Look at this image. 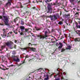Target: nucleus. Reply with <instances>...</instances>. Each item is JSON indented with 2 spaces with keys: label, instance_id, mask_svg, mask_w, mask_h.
I'll use <instances>...</instances> for the list:
<instances>
[{
  "label": "nucleus",
  "instance_id": "nucleus-34",
  "mask_svg": "<svg viewBox=\"0 0 80 80\" xmlns=\"http://www.w3.org/2000/svg\"><path fill=\"white\" fill-rule=\"evenodd\" d=\"M0 25H1V26H4V23H0Z\"/></svg>",
  "mask_w": 80,
  "mask_h": 80
},
{
  "label": "nucleus",
  "instance_id": "nucleus-58",
  "mask_svg": "<svg viewBox=\"0 0 80 80\" xmlns=\"http://www.w3.org/2000/svg\"><path fill=\"white\" fill-rule=\"evenodd\" d=\"M32 9H34L35 10V7H34L32 8Z\"/></svg>",
  "mask_w": 80,
  "mask_h": 80
},
{
  "label": "nucleus",
  "instance_id": "nucleus-61",
  "mask_svg": "<svg viewBox=\"0 0 80 80\" xmlns=\"http://www.w3.org/2000/svg\"><path fill=\"white\" fill-rule=\"evenodd\" d=\"M62 80H65V78H63V77L62 78Z\"/></svg>",
  "mask_w": 80,
  "mask_h": 80
},
{
  "label": "nucleus",
  "instance_id": "nucleus-55",
  "mask_svg": "<svg viewBox=\"0 0 80 80\" xmlns=\"http://www.w3.org/2000/svg\"><path fill=\"white\" fill-rule=\"evenodd\" d=\"M13 66H14L12 64L10 65V67H13Z\"/></svg>",
  "mask_w": 80,
  "mask_h": 80
},
{
  "label": "nucleus",
  "instance_id": "nucleus-5",
  "mask_svg": "<svg viewBox=\"0 0 80 80\" xmlns=\"http://www.w3.org/2000/svg\"><path fill=\"white\" fill-rule=\"evenodd\" d=\"M4 19H3L4 23V25H7L8 27H10V24H8V22H9V19H8V17L7 16H3Z\"/></svg>",
  "mask_w": 80,
  "mask_h": 80
},
{
  "label": "nucleus",
  "instance_id": "nucleus-31",
  "mask_svg": "<svg viewBox=\"0 0 80 80\" xmlns=\"http://www.w3.org/2000/svg\"><path fill=\"white\" fill-rule=\"evenodd\" d=\"M2 65V67H3V68H4V69H5V68H6V67H5L4 65H3V64H2V65Z\"/></svg>",
  "mask_w": 80,
  "mask_h": 80
},
{
  "label": "nucleus",
  "instance_id": "nucleus-25",
  "mask_svg": "<svg viewBox=\"0 0 80 80\" xmlns=\"http://www.w3.org/2000/svg\"><path fill=\"white\" fill-rule=\"evenodd\" d=\"M15 54H16L15 50L13 51L12 52V54L14 55H15Z\"/></svg>",
  "mask_w": 80,
  "mask_h": 80
},
{
  "label": "nucleus",
  "instance_id": "nucleus-38",
  "mask_svg": "<svg viewBox=\"0 0 80 80\" xmlns=\"http://www.w3.org/2000/svg\"><path fill=\"white\" fill-rule=\"evenodd\" d=\"M3 14H5V10H3Z\"/></svg>",
  "mask_w": 80,
  "mask_h": 80
},
{
  "label": "nucleus",
  "instance_id": "nucleus-47",
  "mask_svg": "<svg viewBox=\"0 0 80 80\" xmlns=\"http://www.w3.org/2000/svg\"><path fill=\"white\" fill-rule=\"evenodd\" d=\"M1 48L2 49H3V48H4V47H3V46H2L1 47Z\"/></svg>",
  "mask_w": 80,
  "mask_h": 80
},
{
  "label": "nucleus",
  "instance_id": "nucleus-41",
  "mask_svg": "<svg viewBox=\"0 0 80 80\" xmlns=\"http://www.w3.org/2000/svg\"><path fill=\"white\" fill-rule=\"evenodd\" d=\"M52 0H47V1L48 2H51V1H52Z\"/></svg>",
  "mask_w": 80,
  "mask_h": 80
},
{
  "label": "nucleus",
  "instance_id": "nucleus-27",
  "mask_svg": "<svg viewBox=\"0 0 80 80\" xmlns=\"http://www.w3.org/2000/svg\"><path fill=\"white\" fill-rule=\"evenodd\" d=\"M72 48V46L70 45H68V49H71Z\"/></svg>",
  "mask_w": 80,
  "mask_h": 80
},
{
  "label": "nucleus",
  "instance_id": "nucleus-17",
  "mask_svg": "<svg viewBox=\"0 0 80 80\" xmlns=\"http://www.w3.org/2000/svg\"><path fill=\"white\" fill-rule=\"evenodd\" d=\"M70 17V14H65L64 15V17L65 18H69V17Z\"/></svg>",
  "mask_w": 80,
  "mask_h": 80
},
{
  "label": "nucleus",
  "instance_id": "nucleus-60",
  "mask_svg": "<svg viewBox=\"0 0 80 80\" xmlns=\"http://www.w3.org/2000/svg\"><path fill=\"white\" fill-rule=\"evenodd\" d=\"M48 34H49V33H50V31H49V30L48 29Z\"/></svg>",
  "mask_w": 80,
  "mask_h": 80
},
{
  "label": "nucleus",
  "instance_id": "nucleus-20",
  "mask_svg": "<svg viewBox=\"0 0 80 80\" xmlns=\"http://www.w3.org/2000/svg\"><path fill=\"white\" fill-rule=\"evenodd\" d=\"M18 19H19V17L16 18L15 19H14V23H16V22H17V20H18Z\"/></svg>",
  "mask_w": 80,
  "mask_h": 80
},
{
  "label": "nucleus",
  "instance_id": "nucleus-3",
  "mask_svg": "<svg viewBox=\"0 0 80 80\" xmlns=\"http://www.w3.org/2000/svg\"><path fill=\"white\" fill-rule=\"evenodd\" d=\"M46 17L47 18H50L52 22L55 21V20H57V17L58 18H60L59 14L58 13H57L55 15L47 16Z\"/></svg>",
  "mask_w": 80,
  "mask_h": 80
},
{
  "label": "nucleus",
  "instance_id": "nucleus-51",
  "mask_svg": "<svg viewBox=\"0 0 80 80\" xmlns=\"http://www.w3.org/2000/svg\"><path fill=\"white\" fill-rule=\"evenodd\" d=\"M61 15H62V11H60V16H61Z\"/></svg>",
  "mask_w": 80,
  "mask_h": 80
},
{
  "label": "nucleus",
  "instance_id": "nucleus-22",
  "mask_svg": "<svg viewBox=\"0 0 80 80\" xmlns=\"http://www.w3.org/2000/svg\"><path fill=\"white\" fill-rule=\"evenodd\" d=\"M29 45V47H32V45H36L37 44H31V43H29L28 44Z\"/></svg>",
  "mask_w": 80,
  "mask_h": 80
},
{
  "label": "nucleus",
  "instance_id": "nucleus-46",
  "mask_svg": "<svg viewBox=\"0 0 80 80\" xmlns=\"http://www.w3.org/2000/svg\"><path fill=\"white\" fill-rule=\"evenodd\" d=\"M32 78H31V79H33L34 78V76L32 75Z\"/></svg>",
  "mask_w": 80,
  "mask_h": 80
},
{
  "label": "nucleus",
  "instance_id": "nucleus-49",
  "mask_svg": "<svg viewBox=\"0 0 80 80\" xmlns=\"http://www.w3.org/2000/svg\"><path fill=\"white\" fill-rule=\"evenodd\" d=\"M58 45H59L58 43L57 42V43H56V45L57 46H58Z\"/></svg>",
  "mask_w": 80,
  "mask_h": 80
},
{
  "label": "nucleus",
  "instance_id": "nucleus-45",
  "mask_svg": "<svg viewBox=\"0 0 80 80\" xmlns=\"http://www.w3.org/2000/svg\"><path fill=\"white\" fill-rule=\"evenodd\" d=\"M20 8H23V6L22 5V4L20 6Z\"/></svg>",
  "mask_w": 80,
  "mask_h": 80
},
{
  "label": "nucleus",
  "instance_id": "nucleus-8",
  "mask_svg": "<svg viewBox=\"0 0 80 80\" xmlns=\"http://www.w3.org/2000/svg\"><path fill=\"white\" fill-rule=\"evenodd\" d=\"M25 18L28 17L32 15L30 11H26L25 12Z\"/></svg>",
  "mask_w": 80,
  "mask_h": 80
},
{
  "label": "nucleus",
  "instance_id": "nucleus-44",
  "mask_svg": "<svg viewBox=\"0 0 80 80\" xmlns=\"http://www.w3.org/2000/svg\"><path fill=\"white\" fill-rule=\"evenodd\" d=\"M2 4V1H0V5H1V4Z\"/></svg>",
  "mask_w": 80,
  "mask_h": 80
},
{
  "label": "nucleus",
  "instance_id": "nucleus-4",
  "mask_svg": "<svg viewBox=\"0 0 80 80\" xmlns=\"http://www.w3.org/2000/svg\"><path fill=\"white\" fill-rule=\"evenodd\" d=\"M20 28L22 32L20 33V35H26V32H28L29 29H27L25 28V27L23 26H21L20 27Z\"/></svg>",
  "mask_w": 80,
  "mask_h": 80
},
{
  "label": "nucleus",
  "instance_id": "nucleus-37",
  "mask_svg": "<svg viewBox=\"0 0 80 80\" xmlns=\"http://www.w3.org/2000/svg\"><path fill=\"white\" fill-rule=\"evenodd\" d=\"M42 76H40V78H39L38 79V80H43V79H42Z\"/></svg>",
  "mask_w": 80,
  "mask_h": 80
},
{
  "label": "nucleus",
  "instance_id": "nucleus-26",
  "mask_svg": "<svg viewBox=\"0 0 80 80\" xmlns=\"http://www.w3.org/2000/svg\"><path fill=\"white\" fill-rule=\"evenodd\" d=\"M58 25H61L62 24H63V22H62V21H60L58 23Z\"/></svg>",
  "mask_w": 80,
  "mask_h": 80
},
{
  "label": "nucleus",
  "instance_id": "nucleus-29",
  "mask_svg": "<svg viewBox=\"0 0 80 80\" xmlns=\"http://www.w3.org/2000/svg\"><path fill=\"white\" fill-rule=\"evenodd\" d=\"M65 49L63 48L61 49V52H64V51H65Z\"/></svg>",
  "mask_w": 80,
  "mask_h": 80
},
{
  "label": "nucleus",
  "instance_id": "nucleus-24",
  "mask_svg": "<svg viewBox=\"0 0 80 80\" xmlns=\"http://www.w3.org/2000/svg\"><path fill=\"white\" fill-rule=\"evenodd\" d=\"M0 68L2 70H8V69H9V68H6V69L2 68L0 66Z\"/></svg>",
  "mask_w": 80,
  "mask_h": 80
},
{
  "label": "nucleus",
  "instance_id": "nucleus-50",
  "mask_svg": "<svg viewBox=\"0 0 80 80\" xmlns=\"http://www.w3.org/2000/svg\"><path fill=\"white\" fill-rule=\"evenodd\" d=\"M2 18H3V17L1 16H0V19H2Z\"/></svg>",
  "mask_w": 80,
  "mask_h": 80
},
{
  "label": "nucleus",
  "instance_id": "nucleus-64",
  "mask_svg": "<svg viewBox=\"0 0 80 80\" xmlns=\"http://www.w3.org/2000/svg\"><path fill=\"white\" fill-rule=\"evenodd\" d=\"M78 23H79V25H80V21H78Z\"/></svg>",
  "mask_w": 80,
  "mask_h": 80
},
{
  "label": "nucleus",
  "instance_id": "nucleus-42",
  "mask_svg": "<svg viewBox=\"0 0 80 80\" xmlns=\"http://www.w3.org/2000/svg\"><path fill=\"white\" fill-rule=\"evenodd\" d=\"M63 43H65L66 45H67V43H66V42H65V41H63Z\"/></svg>",
  "mask_w": 80,
  "mask_h": 80
},
{
  "label": "nucleus",
  "instance_id": "nucleus-62",
  "mask_svg": "<svg viewBox=\"0 0 80 80\" xmlns=\"http://www.w3.org/2000/svg\"><path fill=\"white\" fill-rule=\"evenodd\" d=\"M55 80H60V78H58V79H56Z\"/></svg>",
  "mask_w": 80,
  "mask_h": 80
},
{
  "label": "nucleus",
  "instance_id": "nucleus-2",
  "mask_svg": "<svg viewBox=\"0 0 80 80\" xmlns=\"http://www.w3.org/2000/svg\"><path fill=\"white\" fill-rule=\"evenodd\" d=\"M47 5V8H48V11H50L51 10H52V7L53 5H57V4L58 3V0H56L55 3V2H51L50 3H48L47 2H46Z\"/></svg>",
  "mask_w": 80,
  "mask_h": 80
},
{
  "label": "nucleus",
  "instance_id": "nucleus-11",
  "mask_svg": "<svg viewBox=\"0 0 80 80\" xmlns=\"http://www.w3.org/2000/svg\"><path fill=\"white\" fill-rule=\"evenodd\" d=\"M6 44L8 47H10L13 44V42L12 41H8L6 43Z\"/></svg>",
  "mask_w": 80,
  "mask_h": 80
},
{
  "label": "nucleus",
  "instance_id": "nucleus-48",
  "mask_svg": "<svg viewBox=\"0 0 80 80\" xmlns=\"http://www.w3.org/2000/svg\"><path fill=\"white\" fill-rule=\"evenodd\" d=\"M76 27H77V26H78V23L77 22L76 23Z\"/></svg>",
  "mask_w": 80,
  "mask_h": 80
},
{
  "label": "nucleus",
  "instance_id": "nucleus-43",
  "mask_svg": "<svg viewBox=\"0 0 80 80\" xmlns=\"http://www.w3.org/2000/svg\"><path fill=\"white\" fill-rule=\"evenodd\" d=\"M37 59L39 60H40V61L41 60V58H37Z\"/></svg>",
  "mask_w": 80,
  "mask_h": 80
},
{
  "label": "nucleus",
  "instance_id": "nucleus-16",
  "mask_svg": "<svg viewBox=\"0 0 80 80\" xmlns=\"http://www.w3.org/2000/svg\"><path fill=\"white\" fill-rule=\"evenodd\" d=\"M5 31H4L3 32V35L2 34H1L3 38H5V37L7 36V34H5Z\"/></svg>",
  "mask_w": 80,
  "mask_h": 80
},
{
  "label": "nucleus",
  "instance_id": "nucleus-15",
  "mask_svg": "<svg viewBox=\"0 0 80 80\" xmlns=\"http://www.w3.org/2000/svg\"><path fill=\"white\" fill-rule=\"evenodd\" d=\"M74 16H75L76 17H78L79 16V13H78V12H76V13L74 15Z\"/></svg>",
  "mask_w": 80,
  "mask_h": 80
},
{
  "label": "nucleus",
  "instance_id": "nucleus-14",
  "mask_svg": "<svg viewBox=\"0 0 80 80\" xmlns=\"http://www.w3.org/2000/svg\"><path fill=\"white\" fill-rule=\"evenodd\" d=\"M75 42H80V38H76L74 39Z\"/></svg>",
  "mask_w": 80,
  "mask_h": 80
},
{
  "label": "nucleus",
  "instance_id": "nucleus-59",
  "mask_svg": "<svg viewBox=\"0 0 80 80\" xmlns=\"http://www.w3.org/2000/svg\"><path fill=\"white\" fill-rule=\"evenodd\" d=\"M13 1V0H8V1H10V2H12Z\"/></svg>",
  "mask_w": 80,
  "mask_h": 80
},
{
  "label": "nucleus",
  "instance_id": "nucleus-57",
  "mask_svg": "<svg viewBox=\"0 0 80 80\" xmlns=\"http://www.w3.org/2000/svg\"><path fill=\"white\" fill-rule=\"evenodd\" d=\"M31 3V2H30V0H29L28 1V3Z\"/></svg>",
  "mask_w": 80,
  "mask_h": 80
},
{
  "label": "nucleus",
  "instance_id": "nucleus-40",
  "mask_svg": "<svg viewBox=\"0 0 80 80\" xmlns=\"http://www.w3.org/2000/svg\"><path fill=\"white\" fill-rule=\"evenodd\" d=\"M13 32L14 33H15V34H17V33H18V32H15V31H13Z\"/></svg>",
  "mask_w": 80,
  "mask_h": 80
},
{
  "label": "nucleus",
  "instance_id": "nucleus-10",
  "mask_svg": "<svg viewBox=\"0 0 80 80\" xmlns=\"http://www.w3.org/2000/svg\"><path fill=\"white\" fill-rule=\"evenodd\" d=\"M29 58V56H28V55H26L25 57V59L24 60V61L22 62V63L20 64H19L18 65V67H19L22 65V64H23V63H26V62H25V60H26V59H27V58Z\"/></svg>",
  "mask_w": 80,
  "mask_h": 80
},
{
  "label": "nucleus",
  "instance_id": "nucleus-18",
  "mask_svg": "<svg viewBox=\"0 0 80 80\" xmlns=\"http://www.w3.org/2000/svg\"><path fill=\"white\" fill-rule=\"evenodd\" d=\"M2 62H7V61H5V58L4 57H2Z\"/></svg>",
  "mask_w": 80,
  "mask_h": 80
},
{
  "label": "nucleus",
  "instance_id": "nucleus-52",
  "mask_svg": "<svg viewBox=\"0 0 80 80\" xmlns=\"http://www.w3.org/2000/svg\"><path fill=\"white\" fill-rule=\"evenodd\" d=\"M60 10V9H59V8H58L57 10V12H59V11Z\"/></svg>",
  "mask_w": 80,
  "mask_h": 80
},
{
  "label": "nucleus",
  "instance_id": "nucleus-63",
  "mask_svg": "<svg viewBox=\"0 0 80 80\" xmlns=\"http://www.w3.org/2000/svg\"><path fill=\"white\" fill-rule=\"evenodd\" d=\"M80 3V0L78 2V3Z\"/></svg>",
  "mask_w": 80,
  "mask_h": 80
},
{
  "label": "nucleus",
  "instance_id": "nucleus-32",
  "mask_svg": "<svg viewBox=\"0 0 80 80\" xmlns=\"http://www.w3.org/2000/svg\"><path fill=\"white\" fill-rule=\"evenodd\" d=\"M14 42L16 43H17V44H18V41H17V40H15Z\"/></svg>",
  "mask_w": 80,
  "mask_h": 80
},
{
  "label": "nucleus",
  "instance_id": "nucleus-33",
  "mask_svg": "<svg viewBox=\"0 0 80 80\" xmlns=\"http://www.w3.org/2000/svg\"><path fill=\"white\" fill-rule=\"evenodd\" d=\"M57 5V6H60V5H61V3H60V2H59L58 3Z\"/></svg>",
  "mask_w": 80,
  "mask_h": 80
},
{
  "label": "nucleus",
  "instance_id": "nucleus-56",
  "mask_svg": "<svg viewBox=\"0 0 80 80\" xmlns=\"http://www.w3.org/2000/svg\"><path fill=\"white\" fill-rule=\"evenodd\" d=\"M9 33H10V35H12V32H10Z\"/></svg>",
  "mask_w": 80,
  "mask_h": 80
},
{
  "label": "nucleus",
  "instance_id": "nucleus-19",
  "mask_svg": "<svg viewBox=\"0 0 80 80\" xmlns=\"http://www.w3.org/2000/svg\"><path fill=\"white\" fill-rule=\"evenodd\" d=\"M35 28L36 29V30L37 31H39L40 30H41V28H39L37 27H35Z\"/></svg>",
  "mask_w": 80,
  "mask_h": 80
},
{
  "label": "nucleus",
  "instance_id": "nucleus-30",
  "mask_svg": "<svg viewBox=\"0 0 80 80\" xmlns=\"http://www.w3.org/2000/svg\"><path fill=\"white\" fill-rule=\"evenodd\" d=\"M57 76H58V77H59V73H58L57 75H55L54 76V78H56V77Z\"/></svg>",
  "mask_w": 80,
  "mask_h": 80
},
{
  "label": "nucleus",
  "instance_id": "nucleus-13",
  "mask_svg": "<svg viewBox=\"0 0 80 80\" xmlns=\"http://www.w3.org/2000/svg\"><path fill=\"white\" fill-rule=\"evenodd\" d=\"M59 44L60 46H59L58 48V50H60V49H61V48H62L63 47V44H62V43L61 42H59Z\"/></svg>",
  "mask_w": 80,
  "mask_h": 80
},
{
  "label": "nucleus",
  "instance_id": "nucleus-6",
  "mask_svg": "<svg viewBox=\"0 0 80 80\" xmlns=\"http://www.w3.org/2000/svg\"><path fill=\"white\" fill-rule=\"evenodd\" d=\"M21 49L22 50L23 49L24 50H29L30 51H32V52H35L36 50V48L33 47L30 48L29 47H27L24 48H21Z\"/></svg>",
  "mask_w": 80,
  "mask_h": 80
},
{
  "label": "nucleus",
  "instance_id": "nucleus-35",
  "mask_svg": "<svg viewBox=\"0 0 80 80\" xmlns=\"http://www.w3.org/2000/svg\"><path fill=\"white\" fill-rule=\"evenodd\" d=\"M80 31L79 30H78L76 32V33H77V34H78V33H80Z\"/></svg>",
  "mask_w": 80,
  "mask_h": 80
},
{
  "label": "nucleus",
  "instance_id": "nucleus-9",
  "mask_svg": "<svg viewBox=\"0 0 80 80\" xmlns=\"http://www.w3.org/2000/svg\"><path fill=\"white\" fill-rule=\"evenodd\" d=\"M11 3H12V1H8V2L5 4L4 6L5 7L7 8L8 7V6H11V5H12Z\"/></svg>",
  "mask_w": 80,
  "mask_h": 80
},
{
  "label": "nucleus",
  "instance_id": "nucleus-53",
  "mask_svg": "<svg viewBox=\"0 0 80 80\" xmlns=\"http://www.w3.org/2000/svg\"><path fill=\"white\" fill-rule=\"evenodd\" d=\"M8 36H7V37H9V36H10V34H9V33H8Z\"/></svg>",
  "mask_w": 80,
  "mask_h": 80
},
{
  "label": "nucleus",
  "instance_id": "nucleus-28",
  "mask_svg": "<svg viewBox=\"0 0 80 80\" xmlns=\"http://www.w3.org/2000/svg\"><path fill=\"white\" fill-rule=\"evenodd\" d=\"M42 70H43V69L42 68H39V69H38V71H39V72H41V71H42Z\"/></svg>",
  "mask_w": 80,
  "mask_h": 80
},
{
  "label": "nucleus",
  "instance_id": "nucleus-21",
  "mask_svg": "<svg viewBox=\"0 0 80 80\" xmlns=\"http://www.w3.org/2000/svg\"><path fill=\"white\" fill-rule=\"evenodd\" d=\"M75 1V0H70V1L71 3V5H74V3H73V2Z\"/></svg>",
  "mask_w": 80,
  "mask_h": 80
},
{
  "label": "nucleus",
  "instance_id": "nucleus-39",
  "mask_svg": "<svg viewBox=\"0 0 80 80\" xmlns=\"http://www.w3.org/2000/svg\"><path fill=\"white\" fill-rule=\"evenodd\" d=\"M64 38V37L63 36H62L61 37V39L60 40H62V38Z\"/></svg>",
  "mask_w": 80,
  "mask_h": 80
},
{
  "label": "nucleus",
  "instance_id": "nucleus-36",
  "mask_svg": "<svg viewBox=\"0 0 80 80\" xmlns=\"http://www.w3.org/2000/svg\"><path fill=\"white\" fill-rule=\"evenodd\" d=\"M35 57H36V56H35L32 57V58L30 59V61L31 60H33V59H34V58H35Z\"/></svg>",
  "mask_w": 80,
  "mask_h": 80
},
{
  "label": "nucleus",
  "instance_id": "nucleus-23",
  "mask_svg": "<svg viewBox=\"0 0 80 80\" xmlns=\"http://www.w3.org/2000/svg\"><path fill=\"white\" fill-rule=\"evenodd\" d=\"M21 24L22 25H25V23H24V22H23V20H21Z\"/></svg>",
  "mask_w": 80,
  "mask_h": 80
},
{
  "label": "nucleus",
  "instance_id": "nucleus-54",
  "mask_svg": "<svg viewBox=\"0 0 80 80\" xmlns=\"http://www.w3.org/2000/svg\"><path fill=\"white\" fill-rule=\"evenodd\" d=\"M15 8H18V6H16V7H15Z\"/></svg>",
  "mask_w": 80,
  "mask_h": 80
},
{
  "label": "nucleus",
  "instance_id": "nucleus-12",
  "mask_svg": "<svg viewBox=\"0 0 80 80\" xmlns=\"http://www.w3.org/2000/svg\"><path fill=\"white\" fill-rule=\"evenodd\" d=\"M44 77L45 78L44 79V80H48L49 79V76H48V75L47 74L45 75L44 74Z\"/></svg>",
  "mask_w": 80,
  "mask_h": 80
},
{
  "label": "nucleus",
  "instance_id": "nucleus-7",
  "mask_svg": "<svg viewBox=\"0 0 80 80\" xmlns=\"http://www.w3.org/2000/svg\"><path fill=\"white\" fill-rule=\"evenodd\" d=\"M12 57L14 62H20V59L18 58H17V56H15L12 55ZM17 58V59H16Z\"/></svg>",
  "mask_w": 80,
  "mask_h": 80
},
{
  "label": "nucleus",
  "instance_id": "nucleus-1",
  "mask_svg": "<svg viewBox=\"0 0 80 80\" xmlns=\"http://www.w3.org/2000/svg\"><path fill=\"white\" fill-rule=\"evenodd\" d=\"M48 32H47V31H45L44 32V35H41L39 34L37 35V37H38V39H40V40H43L44 38H47L48 37Z\"/></svg>",
  "mask_w": 80,
  "mask_h": 80
}]
</instances>
